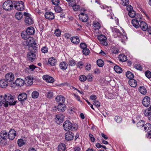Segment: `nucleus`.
I'll use <instances>...</instances> for the list:
<instances>
[{
    "label": "nucleus",
    "mask_w": 151,
    "mask_h": 151,
    "mask_svg": "<svg viewBox=\"0 0 151 151\" xmlns=\"http://www.w3.org/2000/svg\"><path fill=\"white\" fill-rule=\"evenodd\" d=\"M2 103L5 107H7L8 105L10 106L15 105L17 102V101L14 100V97L11 94L7 93L3 97Z\"/></svg>",
    "instance_id": "f257e3e1"
},
{
    "label": "nucleus",
    "mask_w": 151,
    "mask_h": 151,
    "mask_svg": "<svg viewBox=\"0 0 151 151\" xmlns=\"http://www.w3.org/2000/svg\"><path fill=\"white\" fill-rule=\"evenodd\" d=\"M23 15L24 18V22L26 24L30 25L33 23V20L29 13L24 12Z\"/></svg>",
    "instance_id": "f03ea898"
},
{
    "label": "nucleus",
    "mask_w": 151,
    "mask_h": 151,
    "mask_svg": "<svg viewBox=\"0 0 151 151\" xmlns=\"http://www.w3.org/2000/svg\"><path fill=\"white\" fill-rule=\"evenodd\" d=\"M14 7L15 9L17 10L22 11L24 8V2L21 1H14Z\"/></svg>",
    "instance_id": "7ed1b4c3"
},
{
    "label": "nucleus",
    "mask_w": 151,
    "mask_h": 151,
    "mask_svg": "<svg viewBox=\"0 0 151 151\" xmlns=\"http://www.w3.org/2000/svg\"><path fill=\"white\" fill-rule=\"evenodd\" d=\"M86 10L83 8H81V13L79 15V17L80 19L83 22H86L88 19V17L86 14L85 12Z\"/></svg>",
    "instance_id": "20e7f679"
},
{
    "label": "nucleus",
    "mask_w": 151,
    "mask_h": 151,
    "mask_svg": "<svg viewBox=\"0 0 151 151\" xmlns=\"http://www.w3.org/2000/svg\"><path fill=\"white\" fill-rule=\"evenodd\" d=\"M13 7V3L10 0H7L5 1L3 5V9L6 11H10Z\"/></svg>",
    "instance_id": "39448f33"
},
{
    "label": "nucleus",
    "mask_w": 151,
    "mask_h": 151,
    "mask_svg": "<svg viewBox=\"0 0 151 151\" xmlns=\"http://www.w3.org/2000/svg\"><path fill=\"white\" fill-rule=\"evenodd\" d=\"M63 127L65 131L70 130H73L75 129V127L72 126V123L68 120L64 122Z\"/></svg>",
    "instance_id": "423d86ee"
},
{
    "label": "nucleus",
    "mask_w": 151,
    "mask_h": 151,
    "mask_svg": "<svg viewBox=\"0 0 151 151\" xmlns=\"http://www.w3.org/2000/svg\"><path fill=\"white\" fill-rule=\"evenodd\" d=\"M5 78L6 82L9 83V84H15V82H13L14 77V76L12 73H9L6 74L5 75Z\"/></svg>",
    "instance_id": "0eeeda50"
},
{
    "label": "nucleus",
    "mask_w": 151,
    "mask_h": 151,
    "mask_svg": "<svg viewBox=\"0 0 151 151\" xmlns=\"http://www.w3.org/2000/svg\"><path fill=\"white\" fill-rule=\"evenodd\" d=\"M98 39L100 43L105 46L107 45L108 44L106 42V37L104 35H100L98 36Z\"/></svg>",
    "instance_id": "6e6552de"
},
{
    "label": "nucleus",
    "mask_w": 151,
    "mask_h": 151,
    "mask_svg": "<svg viewBox=\"0 0 151 151\" xmlns=\"http://www.w3.org/2000/svg\"><path fill=\"white\" fill-rule=\"evenodd\" d=\"M74 136V134L72 132H68L65 134V138L67 140L71 141L73 139Z\"/></svg>",
    "instance_id": "1a4fd4ad"
},
{
    "label": "nucleus",
    "mask_w": 151,
    "mask_h": 151,
    "mask_svg": "<svg viewBox=\"0 0 151 151\" xmlns=\"http://www.w3.org/2000/svg\"><path fill=\"white\" fill-rule=\"evenodd\" d=\"M16 134L15 130L13 129L10 130L8 135V138L10 140L13 139L15 137Z\"/></svg>",
    "instance_id": "9d476101"
},
{
    "label": "nucleus",
    "mask_w": 151,
    "mask_h": 151,
    "mask_svg": "<svg viewBox=\"0 0 151 151\" xmlns=\"http://www.w3.org/2000/svg\"><path fill=\"white\" fill-rule=\"evenodd\" d=\"M142 104L146 107H148L150 104V98L148 96H145L143 99Z\"/></svg>",
    "instance_id": "9b49d317"
},
{
    "label": "nucleus",
    "mask_w": 151,
    "mask_h": 151,
    "mask_svg": "<svg viewBox=\"0 0 151 151\" xmlns=\"http://www.w3.org/2000/svg\"><path fill=\"white\" fill-rule=\"evenodd\" d=\"M64 118V116L62 114H60L56 115V117L55 119V120L57 121V123L59 124L60 123L63 121Z\"/></svg>",
    "instance_id": "f8f14e48"
},
{
    "label": "nucleus",
    "mask_w": 151,
    "mask_h": 151,
    "mask_svg": "<svg viewBox=\"0 0 151 151\" xmlns=\"http://www.w3.org/2000/svg\"><path fill=\"white\" fill-rule=\"evenodd\" d=\"M27 59L31 62H33L36 58L35 54L33 52H30L28 53L27 55Z\"/></svg>",
    "instance_id": "ddd939ff"
},
{
    "label": "nucleus",
    "mask_w": 151,
    "mask_h": 151,
    "mask_svg": "<svg viewBox=\"0 0 151 151\" xmlns=\"http://www.w3.org/2000/svg\"><path fill=\"white\" fill-rule=\"evenodd\" d=\"M44 15L45 18L49 20H52L55 18L54 14L51 12H46Z\"/></svg>",
    "instance_id": "4468645a"
},
{
    "label": "nucleus",
    "mask_w": 151,
    "mask_h": 151,
    "mask_svg": "<svg viewBox=\"0 0 151 151\" xmlns=\"http://www.w3.org/2000/svg\"><path fill=\"white\" fill-rule=\"evenodd\" d=\"M43 79L47 82L52 83L54 81V79L52 77L48 75H44L42 77Z\"/></svg>",
    "instance_id": "2eb2a0df"
},
{
    "label": "nucleus",
    "mask_w": 151,
    "mask_h": 151,
    "mask_svg": "<svg viewBox=\"0 0 151 151\" xmlns=\"http://www.w3.org/2000/svg\"><path fill=\"white\" fill-rule=\"evenodd\" d=\"M27 44L30 47L33 45H36V43L34 39L32 37H30L27 40Z\"/></svg>",
    "instance_id": "dca6fc26"
},
{
    "label": "nucleus",
    "mask_w": 151,
    "mask_h": 151,
    "mask_svg": "<svg viewBox=\"0 0 151 151\" xmlns=\"http://www.w3.org/2000/svg\"><path fill=\"white\" fill-rule=\"evenodd\" d=\"M27 98V94L24 93H22L20 94L18 96V100L22 101L25 100Z\"/></svg>",
    "instance_id": "f3484780"
},
{
    "label": "nucleus",
    "mask_w": 151,
    "mask_h": 151,
    "mask_svg": "<svg viewBox=\"0 0 151 151\" xmlns=\"http://www.w3.org/2000/svg\"><path fill=\"white\" fill-rule=\"evenodd\" d=\"M138 19H137L136 17H135V19H133L132 21V23L133 26L136 28H138L139 27L140 24H139Z\"/></svg>",
    "instance_id": "a211bd4d"
},
{
    "label": "nucleus",
    "mask_w": 151,
    "mask_h": 151,
    "mask_svg": "<svg viewBox=\"0 0 151 151\" xmlns=\"http://www.w3.org/2000/svg\"><path fill=\"white\" fill-rule=\"evenodd\" d=\"M139 22H140L139 27H140L141 29L144 31L147 30L148 27L147 24L143 21L141 22L140 21H139Z\"/></svg>",
    "instance_id": "6ab92c4d"
},
{
    "label": "nucleus",
    "mask_w": 151,
    "mask_h": 151,
    "mask_svg": "<svg viewBox=\"0 0 151 151\" xmlns=\"http://www.w3.org/2000/svg\"><path fill=\"white\" fill-rule=\"evenodd\" d=\"M27 34L29 36L30 35H32L34 34L35 30L34 28L32 27L28 28L26 31Z\"/></svg>",
    "instance_id": "aec40b11"
},
{
    "label": "nucleus",
    "mask_w": 151,
    "mask_h": 151,
    "mask_svg": "<svg viewBox=\"0 0 151 151\" xmlns=\"http://www.w3.org/2000/svg\"><path fill=\"white\" fill-rule=\"evenodd\" d=\"M72 7L73 10L75 11H78L81 10V8H80V6L79 5H76L75 4V2H74L71 3L69 4ZM81 11V10H80Z\"/></svg>",
    "instance_id": "412c9836"
},
{
    "label": "nucleus",
    "mask_w": 151,
    "mask_h": 151,
    "mask_svg": "<svg viewBox=\"0 0 151 151\" xmlns=\"http://www.w3.org/2000/svg\"><path fill=\"white\" fill-rule=\"evenodd\" d=\"M71 42L74 44H78L80 42V40L78 37L75 36L70 38Z\"/></svg>",
    "instance_id": "4be33fe9"
},
{
    "label": "nucleus",
    "mask_w": 151,
    "mask_h": 151,
    "mask_svg": "<svg viewBox=\"0 0 151 151\" xmlns=\"http://www.w3.org/2000/svg\"><path fill=\"white\" fill-rule=\"evenodd\" d=\"M55 100L57 102L59 103H64L65 101V98L61 95L57 96L55 98Z\"/></svg>",
    "instance_id": "5701e85b"
},
{
    "label": "nucleus",
    "mask_w": 151,
    "mask_h": 151,
    "mask_svg": "<svg viewBox=\"0 0 151 151\" xmlns=\"http://www.w3.org/2000/svg\"><path fill=\"white\" fill-rule=\"evenodd\" d=\"M66 109V107L65 104L63 103L59 104L58 106V111L61 112H63Z\"/></svg>",
    "instance_id": "b1692460"
},
{
    "label": "nucleus",
    "mask_w": 151,
    "mask_h": 151,
    "mask_svg": "<svg viewBox=\"0 0 151 151\" xmlns=\"http://www.w3.org/2000/svg\"><path fill=\"white\" fill-rule=\"evenodd\" d=\"M59 65L61 69L64 70L67 68L68 65L66 62L63 61L60 63Z\"/></svg>",
    "instance_id": "393cba45"
},
{
    "label": "nucleus",
    "mask_w": 151,
    "mask_h": 151,
    "mask_svg": "<svg viewBox=\"0 0 151 151\" xmlns=\"http://www.w3.org/2000/svg\"><path fill=\"white\" fill-rule=\"evenodd\" d=\"M139 91L141 94L143 95H145L147 93V90L146 88L143 86L139 87Z\"/></svg>",
    "instance_id": "a878e982"
},
{
    "label": "nucleus",
    "mask_w": 151,
    "mask_h": 151,
    "mask_svg": "<svg viewBox=\"0 0 151 151\" xmlns=\"http://www.w3.org/2000/svg\"><path fill=\"white\" fill-rule=\"evenodd\" d=\"M56 60L54 58L51 57L48 59V63L52 66H54L56 64Z\"/></svg>",
    "instance_id": "bb28decb"
},
{
    "label": "nucleus",
    "mask_w": 151,
    "mask_h": 151,
    "mask_svg": "<svg viewBox=\"0 0 151 151\" xmlns=\"http://www.w3.org/2000/svg\"><path fill=\"white\" fill-rule=\"evenodd\" d=\"M144 129L145 131L149 132L151 131V125L149 123H146L145 125Z\"/></svg>",
    "instance_id": "cd10ccee"
},
{
    "label": "nucleus",
    "mask_w": 151,
    "mask_h": 151,
    "mask_svg": "<svg viewBox=\"0 0 151 151\" xmlns=\"http://www.w3.org/2000/svg\"><path fill=\"white\" fill-rule=\"evenodd\" d=\"M25 82V84L32 85L33 84V78L29 77H28L26 78Z\"/></svg>",
    "instance_id": "c85d7f7f"
},
{
    "label": "nucleus",
    "mask_w": 151,
    "mask_h": 151,
    "mask_svg": "<svg viewBox=\"0 0 151 151\" xmlns=\"http://www.w3.org/2000/svg\"><path fill=\"white\" fill-rule=\"evenodd\" d=\"M93 29L95 30H98L100 28V24L97 22H93Z\"/></svg>",
    "instance_id": "c756f323"
},
{
    "label": "nucleus",
    "mask_w": 151,
    "mask_h": 151,
    "mask_svg": "<svg viewBox=\"0 0 151 151\" xmlns=\"http://www.w3.org/2000/svg\"><path fill=\"white\" fill-rule=\"evenodd\" d=\"M25 81L20 78H17L15 81L16 85H23Z\"/></svg>",
    "instance_id": "7c9ffc66"
},
{
    "label": "nucleus",
    "mask_w": 151,
    "mask_h": 151,
    "mask_svg": "<svg viewBox=\"0 0 151 151\" xmlns=\"http://www.w3.org/2000/svg\"><path fill=\"white\" fill-rule=\"evenodd\" d=\"M15 17L17 20H21L23 17V15L21 12H18L16 13Z\"/></svg>",
    "instance_id": "2f4dec72"
},
{
    "label": "nucleus",
    "mask_w": 151,
    "mask_h": 151,
    "mask_svg": "<svg viewBox=\"0 0 151 151\" xmlns=\"http://www.w3.org/2000/svg\"><path fill=\"white\" fill-rule=\"evenodd\" d=\"M66 148L65 145L63 143L60 144L58 147V151H64Z\"/></svg>",
    "instance_id": "473e14b6"
},
{
    "label": "nucleus",
    "mask_w": 151,
    "mask_h": 151,
    "mask_svg": "<svg viewBox=\"0 0 151 151\" xmlns=\"http://www.w3.org/2000/svg\"><path fill=\"white\" fill-rule=\"evenodd\" d=\"M126 75L127 78L129 79V80L133 78L134 77V75L129 71H127L126 73Z\"/></svg>",
    "instance_id": "72a5a7b5"
},
{
    "label": "nucleus",
    "mask_w": 151,
    "mask_h": 151,
    "mask_svg": "<svg viewBox=\"0 0 151 151\" xmlns=\"http://www.w3.org/2000/svg\"><path fill=\"white\" fill-rule=\"evenodd\" d=\"M96 63L97 65L100 67H102L104 65V61L101 59H98L96 61Z\"/></svg>",
    "instance_id": "f704fd0d"
},
{
    "label": "nucleus",
    "mask_w": 151,
    "mask_h": 151,
    "mask_svg": "<svg viewBox=\"0 0 151 151\" xmlns=\"http://www.w3.org/2000/svg\"><path fill=\"white\" fill-rule=\"evenodd\" d=\"M119 58L120 60L122 62L125 61L127 60L126 56L122 54H120L119 55Z\"/></svg>",
    "instance_id": "c9c22d12"
},
{
    "label": "nucleus",
    "mask_w": 151,
    "mask_h": 151,
    "mask_svg": "<svg viewBox=\"0 0 151 151\" xmlns=\"http://www.w3.org/2000/svg\"><path fill=\"white\" fill-rule=\"evenodd\" d=\"M115 71L118 73H121L122 72V68L118 65H115L114 67Z\"/></svg>",
    "instance_id": "e433bc0d"
},
{
    "label": "nucleus",
    "mask_w": 151,
    "mask_h": 151,
    "mask_svg": "<svg viewBox=\"0 0 151 151\" xmlns=\"http://www.w3.org/2000/svg\"><path fill=\"white\" fill-rule=\"evenodd\" d=\"M112 32L114 33L117 34V36L119 37L120 35L121 32L117 28L113 27L111 28Z\"/></svg>",
    "instance_id": "4c0bfd02"
},
{
    "label": "nucleus",
    "mask_w": 151,
    "mask_h": 151,
    "mask_svg": "<svg viewBox=\"0 0 151 151\" xmlns=\"http://www.w3.org/2000/svg\"><path fill=\"white\" fill-rule=\"evenodd\" d=\"M22 38L24 40H28L29 38L30 37L27 34V33L25 32H23L22 33Z\"/></svg>",
    "instance_id": "58836bf2"
},
{
    "label": "nucleus",
    "mask_w": 151,
    "mask_h": 151,
    "mask_svg": "<svg viewBox=\"0 0 151 151\" xmlns=\"http://www.w3.org/2000/svg\"><path fill=\"white\" fill-rule=\"evenodd\" d=\"M25 143V141L22 139H19L18 140L17 144L19 147H21L24 145Z\"/></svg>",
    "instance_id": "ea45409f"
},
{
    "label": "nucleus",
    "mask_w": 151,
    "mask_h": 151,
    "mask_svg": "<svg viewBox=\"0 0 151 151\" xmlns=\"http://www.w3.org/2000/svg\"><path fill=\"white\" fill-rule=\"evenodd\" d=\"M128 15L130 17L132 18H134L135 17H136V16L135 12L134 10L129 11L128 12Z\"/></svg>",
    "instance_id": "a19ab883"
},
{
    "label": "nucleus",
    "mask_w": 151,
    "mask_h": 151,
    "mask_svg": "<svg viewBox=\"0 0 151 151\" xmlns=\"http://www.w3.org/2000/svg\"><path fill=\"white\" fill-rule=\"evenodd\" d=\"M145 123L144 121L142 120L140 121L137 123V127H142L145 125Z\"/></svg>",
    "instance_id": "79ce46f5"
},
{
    "label": "nucleus",
    "mask_w": 151,
    "mask_h": 151,
    "mask_svg": "<svg viewBox=\"0 0 151 151\" xmlns=\"http://www.w3.org/2000/svg\"><path fill=\"white\" fill-rule=\"evenodd\" d=\"M129 85H137V82L133 78L131 79L129 81Z\"/></svg>",
    "instance_id": "37998d69"
},
{
    "label": "nucleus",
    "mask_w": 151,
    "mask_h": 151,
    "mask_svg": "<svg viewBox=\"0 0 151 151\" xmlns=\"http://www.w3.org/2000/svg\"><path fill=\"white\" fill-rule=\"evenodd\" d=\"M39 95V93L36 91H34L32 93V98L34 99H35L38 97Z\"/></svg>",
    "instance_id": "c03bdc74"
},
{
    "label": "nucleus",
    "mask_w": 151,
    "mask_h": 151,
    "mask_svg": "<svg viewBox=\"0 0 151 151\" xmlns=\"http://www.w3.org/2000/svg\"><path fill=\"white\" fill-rule=\"evenodd\" d=\"M82 52L84 55H87L89 54L90 51L89 49L87 47L83 49L82 50Z\"/></svg>",
    "instance_id": "a18cd8bd"
},
{
    "label": "nucleus",
    "mask_w": 151,
    "mask_h": 151,
    "mask_svg": "<svg viewBox=\"0 0 151 151\" xmlns=\"http://www.w3.org/2000/svg\"><path fill=\"white\" fill-rule=\"evenodd\" d=\"M54 9L55 11L58 12H60L63 10L58 5L56 6Z\"/></svg>",
    "instance_id": "49530a36"
},
{
    "label": "nucleus",
    "mask_w": 151,
    "mask_h": 151,
    "mask_svg": "<svg viewBox=\"0 0 151 151\" xmlns=\"http://www.w3.org/2000/svg\"><path fill=\"white\" fill-rule=\"evenodd\" d=\"M68 65L70 66H74L76 65V62L74 60H70L68 63Z\"/></svg>",
    "instance_id": "de8ad7c7"
},
{
    "label": "nucleus",
    "mask_w": 151,
    "mask_h": 151,
    "mask_svg": "<svg viewBox=\"0 0 151 151\" xmlns=\"http://www.w3.org/2000/svg\"><path fill=\"white\" fill-rule=\"evenodd\" d=\"M9 83H7L5 79H2L0 80V85L4 84V85H8Z\"/></svg>",
    "instance_id": "09e8293b"
},
{
    "label": "nucleus",
    "mask_w": 151,
    "mask_h": 151,
    "mask_svg": "<svg viewBox=\"0 0 151 151\" xmlns=\"http://www.w3.org/2000/svg\"><path fill=\"white\" fill-rule=\"evenodd\" d=\"M151 112L149 109H147L144 111L143 114L145 116H148Z\"/></svg>",
    "instance_id": "8fccbe9b"
},
{
    "label": "nucleus",
    "mask_w": 151,
    "mask_h": 151,
    "mask_svg": "<svg viewBox=\"0 0 151 151\" xmlns=\"http://www.w3.org/2000/svg\"><path fill=\"white\" fill-rule=\"evenodd\" d=\"M84 64L82 61L79 62L77 64V66L78 68H83Z\"/></svg>",
    "instance_id": "3c124183"
},
{
    "label": "nucleus",
    "mask_w": 151,
    "mask_h": 151,
    "mask_svg": "<svg viewBox=\"0 0 151 151\" xmlns=\"http://www.w3.org/2000/svg\"><path fill=\"white\" fill-rule=\"evenodd\" d=\"M114 119L118 123H120L122 120V118L119 116H116L115 117Z\"/></svg>",
    "instance_id": "603ef678"
},
{
    "label": "nucleus",
    "mask_w": 151,
    "mask_h": 151,
    "mask_svg": "<svg viewBox=\"0 0 151 151\" xmlns=\"http://www.w3.org/2000/svg\"><path fill=\"white\" fill-rule=\"evenodd\" d=\"M145 74L146 77L148 78H151V73L150 71L148 70L146 71Z\"/></svg>",
    "instance_id": "864d4df0"
},
{
    "label": "nucleus",
    "mask_w": 151,
    "mask_h": 151,
    "mask_svg": "<svg viewBox=\"0 0 151 151\" xmlns=\"http://www.w3.org/2000/svg\"><path fill=\"white\" fill-rule=\"evenodd\" d=\"M93 76L91 74H89L86 77V79L89 81H91L92 80Z\"/></svg>",
    "instance_id": "5fc2aeb1"
},
{
    "label": "nucleus",
    "mask_w": 151,
    "mask_h": 151,
    "mask_svg": "<svg viewBox=\"0 0 151 151\" xmlns=\"http://www.w3.org/2000/svg\"><path fill=\"white\" fill-rule=\"evenodd\" d=\"M86 79V76L84 75L81 76L79 77V80L81 81H84Z\"/></svg>",
    "instance_id": "6e6d98bb"
},
{
    "label": "nucleus",
    "mask_w": 151,
    "mask_h": 151,
    "mask_svg": "<svg viewBox=\"0 0 151 151\" xmlns=\"http://www.w3.org/2000/svg\"><path fill=\"white\" fill-rule=\"evenodd\" d=\"M41 51L42 52L45 53H47L48 51V48L46 46L43 47L41 49Z\"/></svg>",
    "instance_id": "4d7b16f0"
},
{
    "label": "nucleus",
    "mask_w": 151,
    "mask_h": 151,
    "mask_svg": "<svg viewBox=\"0 0 151 151\" xmlns=\"http://www.w3.org/2000/svg\"><path fill=\"white\" fill-rule=\"evenodd\" d=\"M55 34L57 37L60 36L61 35V31L59 29H57L55 31Z\"/></svg>",
    "instance_id": "13d9d810"
},
{
    "label": "nucleus",
    "mask_w": 151,
    "mask_h": 151,
    "mask_svg": "<svg viewBox=\"0 0 151 151\" xmlns=\"http://www.w3.org/2000/svg\"><path fill=\"white\" fill-rule=\"evenodd\" d=\"M119 37L121 38V40L122 42H124V41L127 39V36L125 35H122L121 34L120 35Z\"/></svg>",
    "instance_id": "bf43d9fd"
},
{
    "label": "nucleus",
    "mask_w": 151,
    "mask_h": 151,
    "mask_svg": "<svg viewBox=\"0 0 151 151\" xmlns=\"http://www.w3.org/2000/svg\"><path fill=\"white\" fill-rule=\"evenodd\" d=\"M122 4L123 6H126L129 4V0H122Z\"/></svg>",
    "instance_id": "052dcab7"
},
{
    "label": "nucleus",
    "mask_w": 151,
    "mask_h": 151,
    "mask_svg": "<svg viewBox=\"0 0 151 151\" xmlns=\"http://www.w3.org/2000/svg\"><path fill=\"white\" fill-rule=\"evenodd\" d=\"M86 66L85 67V69L87 70H90L91 68V65L88 63H87L86 64Z\"/></svg>",
    "instance_id": "680f3d73"
},
{
    "label": "nucleus",
    "mask_w": 151,
    "mask_h": 151,
    "mask_svg": "<svg viewBox=\"0 0 151 151\" xmlns=\"http://www.w3.org/2000/svg\"><path fill=\"white\" fill-rule=\"evenodd\" d=\"M93 104L98 107H100V103L98 101H94Z\"/></svg>",
    "instance_id": "e2e57ef3"
},
{
    "label": "nucleus",
    "mask_w": 151,
    "mask_h": 151,
    "mask_svg": "<svg viewBox=\"0 0 151 151\" xmlns=\"http://www.w3.org/2000/svg\"><path fill=\"white\" fill-rule=\"evenodd\" d=\"M53 4L55 5H58L60 3L59 0H51Z\"/></svg>",
    "instance_id": "0e129e2a"
},
{
    "label": "nucleus",
    "mask_w": 151,
    "mask_h": 151,
    "mask_svg": "<svg viewBox=\"0 0 151 151\" xmlns=\"http://www.w3.org/2000/svg\"><path fill=\"white\" fill-rule=\"evenodd\" d=\"M135 68L139 70H142V67L140 64H136L135 65Z\"/></svg>",
    "instance_id": "69168bd1"
},
{
    "label": "nucleus",
    "mask_w": 151,
    "mask_h": 151,
    "mask_svg": "<svg viewBox=\"0 0 151 151\" xmlns=\"http://www.w3.org/2000/svg\"><path fill=\"white\" fill-rule=\"evenodd\" d=\"M47 96L48 98H52L53 96V93L52 92L49 91L47 93Z\"/></svg>",
    "instance_id": "338daca9"
},
{
    "label": "nucleus",
    "mask_w": 151,
    "mask_h": 151,
    "mask_svg": "<svg viewBox=\"0 0 151 151\" xmlns=\"http://www.w3.org/2000/svg\"><path fill=\"white\" fill-rule=\"evenodd\" d=\"M80 46L81 49L83 50V49L87 48V45L86 44L83 43H81L80 44Z\"/></svg>",
    "instance_id": "774afa93"
}]
</instances>
